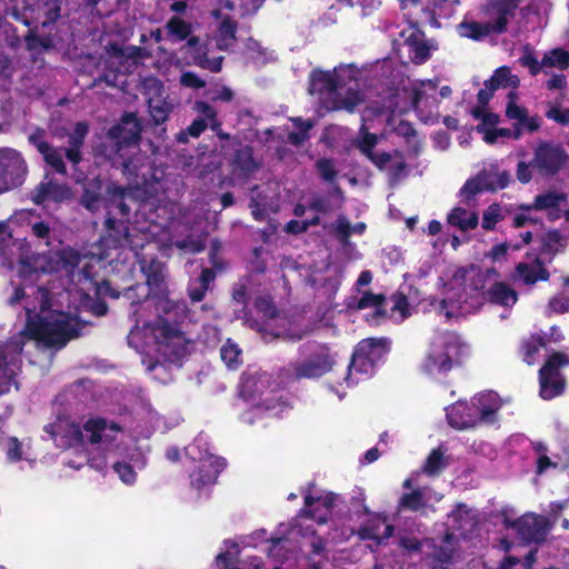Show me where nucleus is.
Returning <instances> with one entry per match:
<instances>
[{
  "instance_id": "1",
  "label": "nucleus",
  "mask_w": 569,
  "mask_h": 569,
  "mask_svg": "<svg viewBox=\"0 0 569 569\" xmlns=\"http://www.w3.org/2000/svg\"><path fill=\"white\" fill-rule=\"evenodd\" d=\"M141 127L133 113H127L122 117L120 123L112 127L109 132V139L114 143L116 154L121 159L123 172L130 179L132 184L128 191L117 189L113 199L108 209V218L106 220L107 236L100 243L87 253H80L74 249L66 248L61 250L60 259L73 277H81L91 280L94 276L93 267L109 258L110 250L117 247L137 248L141 246L132 239L129 228L124 224L122 218H127L131 210L127 203V199L132 194L141 198L138 210L146 213L151 210L156 202H161L169 192V179L164 178L163 171L156 169L150 178L146 177V172H140L144 160L141 156L127 159L129 151L137 149Z\"/></svg>"
},
{
  "instance_id": "2",
  "label": "nucleus",
  "mask_w": 569,
  "mask_h": 569,
  "mask_svg": "<svg viewBox=\"0 0 569 569\" xmlns=\"http://www.w3.org/2000/svg\"><path fill=\"white\" fill-rule=\"evenodd\" d=\"M141 270L147 278V287L137 284L126 291L134 308L132 317L136 322L128 342L137 350L146 348L147 353L156 352L164 358L180 356L188 343L180 327L187 318V306L168 298L161 262L143 263Z\"/></svg>"
},
{
  "instance_id": "3",
  "label": "nucleus",
  "mask_w": 569,
  "mask_h": 569,
  "mask_svg": "<svg viewBox=\"0 0 569 569\" xmlns=\"http://www.w3.org/2000/svg\"><path fill=\"white\" fill-rule=\"evenodd\" d=\"M43 262L42 256L24 258L19 262L18 274L23 286L16 288L10 303L23 305L27 323L20 332L19 340L12 339L7 345H0V370L9 379L20 370V353L24 340H36L48 347L62 348L78 336L77 319L52 309L48 290L41 286H33L40 272H46Z\"/></svg>"
},
{
  "instance_id": "4",
  "label": "nucleus",
  "mask_w": 569,
  "mask_h": 569,
  "mask_svg": "<svg viewBox=\"0 0 569 569\" xmlns=\"http://www.w3.org/2000/svg\"><path fill=\"white\" fill-rule=\"evenodd\" d=\"M482 277L472 271L459 270L455 273L445 297L441 300L431 299L433 311L446 319L460 317L477 311L485 302Z\"/></svg>"
},
{
  "instance_id": "5",
  "label": "nucleus",
  "mask_w": 569,
  "mask_h": 569,
  "mask_svg": "<svg viewBox=\"0 0 569 569\" xmlns=\"http://www.w3.org/2000/svg\"><path fill=\"white\" fill-rule=\"evenodd\" d=\"M355 80L351 67H339L333 71H313L310 76L309 91L319 93L322 106L328 110L353 111L362 101L359 92L347 88Z\"/></svg>"
},
{
  "instance_id": "6",
  "label": "nucleus",
  "mask_w": 569,
  "mask_h": 569,
  "mask_svg": "<svg viewBox=\"0 0 569 569\" xmlns=\"http://www.w3.org/2000/svg\"><path fill=\"white\" fill-rule=\"evenodd\" d=\"M279 385L266 371L256 370L244 375L240 395L251 407V411L242 415L243 421L253 423V416H276L281 411L282 402L277 396Z\"/></svg>"
},
{
  "instance_id": "7",
  "label": "nucleus",
  "mask_w": 569,
  "mask_h": 569,
  "mask_svg": "<svg viewBox=\"0 0 569 569\" xmlns=\"http://www.w3.org/2000/svg\"><path fill=\"white\" fill-rule=\"evenodd\" d=\"M523 0H487L483 7L489 21L486 23L465 21L458 27L462 37L479 40L491 32L501 33L516 14V10Z\"/></svg>"
},
{
  "instance_id": "8",
  "label": "nucleus",
  "mask_w": 569,
  "mask_h": 569,
  "mask_svg": "<svg viewBox=\"0 0 569 569\" xmlns=\"http://www.w3.org/2000/svg\"><path fill=\"white\" fill-rule=\"evenodd\" d=\"M462 347L460 338L455 332L436 333L421 363L422 370L432 377L447 373L459 361Z\"/></svg>"
},
{
  "instance_id": "9",
  "label": "nucleus",
  "mask_w": 569,
  "mask_h": 569,
  "mask_svg": "<svg viewBox=\"0 0 569 569\" xmlns=\"http://www.w3.org/2000/svg\"><path fill=\"white\" fill-rule=\"evenodd\" d=\"M303 358L290 362L281 372L287 373L288 379H316L333 370L337 365V352L327 345L303 347Z\"/></svg>"
},
{
  "instance_id": "10",
  "label": "nucleus",
  "mask_w": 569,
  "mask_h": 569,
  "mask_svg": "<svg viewBox=\"0 0 569 569\" xmlns=\"http://www.w3.org/2000/svg\"><path fill=\"white\" fill-rule=\"evenodd\" d=\"M262 0H223L213 14L218 20L216 42L220 50H228L236 41L237 13L239 16L254 12Z\"/></svg>"
},
{
  "instance_id": "11",
  "label": "nucleus",
  "mask_w": 569,
  "mask_h": 569,
  "mask_svg": "<svg viewBox=\"0 0 569 569\" xmlns=\"http://www.w3.org/2000/svg\"><path fill=\"white\" fill-rule=\"evenodd\" d=\"M186 452L192 460L199 461V466L190 475L192 486L201 488L214 483L224 467V460L210 452L207 437L199 435L193 443L186 448Z\"/></svg>"
},
{
  "instance_id": "12",
  "label": "nucleus",
  "mask_w": 569,
  "mask_h": 569,
  "mask_svg": "<svg viewBox=\"0 0 569 569\" xmlns=\"http://www.w3.org/2000/svg\"><path fill=\"white\" fill-rule=\"evenodd\" d=\"M28 164L22 153L12 148H0V194L20 187L27 178Z\"/></svg>"
},
{
  "instance_id": "13",
  "label": "nucleus",
  "mask_w": 569,
  "mask_h": 569,
  "mask_svg": "<svg viewBox=\"0 0 569 569\" xmlns=\"http://www.w3.org/2000/svg\"><path fill=\"white\" fill-rule=\"evenodd\" d=\"M121 435V428L117 423L102 418H90L83 425V439L110 452L121 449L122 446L118 443Z\"/></svg>"
},
{
  "instance_id": "14",
  "label": "nucleus",
  "mask_w": 569,
  "mask_h": 569,
  "mask_svg": "<svg viewBox=\"0 0 569 569\" xmlns=\"http://www.w3.org/2000/svg\"><path fill=\"white\" fill-rule=\"evenodd\" d=\"M569 365V360L561 353L552 355L539 371L540 396L543 399H552L565 389V381L560 369Z\"/></svg>"
},
{
  "instance_id": "15",
  "label": "nucleus",
  "mask_w": 569,
  "mask_h": 569,
  "mask_svg": "<svg viewBox=\"0 0 569 569\" xmlns=\"http://www.w3.org/2000/svg\"><path fill=\"white\" fill-rule=\"evenodd\" d=\"M567 159L568 156L560 146L540 142L533 151L532 168L543 177H553Z\"/></svg>"
},
{
  "instance_id": "16",
  "label": "nucleus",
  "mask_w": 569,
  "mask_h": 569,
  "mask_svg": "<svg viewBox=\"0 0 569 569\" xmlns=\"http://www.w3.org/2000/svg\"><path fill=\"white\" fill-rule=\"evenodd\" d=\"M114 453L121 457V459L113 462V471L124 485H134L137 481V470L143 469L146 466L143 452L138 448L128 449L121 447Z\"/></svg>"
},
{
  "instance_id": "17",
  "label": "nucleus",
  "mask_w": 569,
  "mask_h": 569,
  "mask_svg": "<svg viewBox=\"0 0 569 569\" xmlns=\"http://www.w3.org/2000/svg\"><path fill=\"white\" fill-rule=\"evenodd\" d=\"M506 526L513 528L525 542H539L545 539L551 523L543 516L528 513L515 521H506Z\"/></svg>"
},
{
  "instance_id": "18",
  "label": "nucleus",
  "mask_w": 569,
  "mask_h": 569,
  "mask_svg": "<svg viewBox=\"0 0 569 569\" xmlns=\"http://www.w3.org/2000/svg\"><path fill=\"white\" fill-rule=\"evenodd\" d=\"M56 445L60 448L74 447L83 441V428L69 418H58L53 423L46 427Z\"/></svg>"
},
{
  "instance_id": "19",
  "label": "nucleus",
  "mask_w": 569,
  "mask_h": 569,
  "mask_svg": "<svg viewBox=\"0 0 569 569\" xmlns=\"http://www.w3.org/2000/svg\"><path fill=\"white\" fill-rule=\"evenodd\" d=\"M509 101L506 108V116L516 120L518 123L511 130V139L518 140L522 136L523 129L532 132L539 129L540 121L537 117H530L528 110L516 102V94L509 93Z\"/></svg>"
},
{
  "instance_id": "20",
  "label": "nucleus",
  "mask_w": 569,
  "mask_h": 569,
  "mask_svg": "<svg viewBox=\"0 0 569 569\" xmlns=\"http://www.w3.org/2000/svg\"><path fill=\"white\" fill-rule=\"evenodd\" d=\"M147 96L149 112L153 121L159 124L167 120L172 106L167 101V94L163 86L156 79L148 81Z\"/></svg>"
},
{
  "instance_id": "21",
  "label": "nucleus",
  "mask_w": 569,
  "mask_h": 569,
  "mask_svg": "<svg viewBox=\"0 0 569 569\" xmlns=\"http://www.w3.org/2000/svg\"><path fill=\"white\" fill-rule=\"evenodd\" d=\"M442 499V495L436 492L431 488L423 487L403 493L398 503L399 511L410 510L423 512L427 508L433 506Z\"/></svg>"
},
{
  "instance_id": "22",
  "label": "nucleus",
  "mask_w": 569,
  "mask_h": 569,
  "mask_svg": "<svg viewBox=\"0 0 569 569\" xmlns=\"http://www.w3.org/2000/svg\"><path fill=\"white\" fill-rule=\"evenodd\" d=\"M377 143L376 134H371L363 129L361 130V139L359 142V148L376 166L380 169H397L401 171L405 168V164L401 159L398 157H392L389 153H376L372 151L373 147Z\"/></svg>"
},
{
  "instance_id": "23",
  "label": "nucleus",
  "mask_w": 569,
  "mask_h": 569,
  "mask_svg": "<svg viewBox=\"0 0 569 569\" xmlns=\"http://www.w3.org/2000/svg\"><path fill=\"white\" fill-rule=\"evenodd\" d=\"M438 83L433 80L415 81L411 84L412 104L417 111H432L437 109L439 99L437 98Z\"/></svg>"
},
{
  "instance_id": "24",
  "label": "nucleus",
  "mask_w": 569,
  "mask_h": 569,
  "mask_svg": "<svg viewBox=\"0 0 569 569\" xmlns=\"http://www.w3.org/2000/svg\"><path fill=\"white\" fill-rule=\"evenodd\" d=\"M303 496L305 509L300 512L299 519L307 517L318 523H326L333 505V497L327 495L326 497L315 498L309 491L303 492Z\"/></svg>"
},
{
  "instance_id": "25",
  "label": "nucleus",
  "mask_w": 569,
  "mask_h": 569,
  "mask_svg": "<svg viewBox=\"0 0 569 569\" xmlns=\"http://www.w3.org/2000/svg\"><path fill=\"white\" fill-rule=\"evenodd\" d=\"M71 197L72 192L69 187L48 180L37 187L32 200L37 204H46L48 202L60 203L69 200Z\"/></svg>"
},
{
  "instance_id": "26",
  "label": "nucleus",
  "mask_w": 569,
  "mask_h": 569,
  "mask_svg": "<svg viewBox=\"0 0 569 569\" xmlns=\"http://www.w3.org/2000/svg\"><path fill=\"white\" fill-rule=\"evenodd\" d=\"M419 301V292L417 289L409 287L408 293L403 291L397 292L391 296L390 303V318L395 321H403L412 315L413 305Z\"/></svg>"
},
{
  "instance_id": "27",
  "label": "nucleus",
  "mask_w": 569,
  "mask_h": 569,
  "mask_svg": "<svg viewBox=\"0 0 569 569\" xmlns=\"http://www.w3.org/2000/svg\"><path fill=\"white\" fill-rule=\"evenodd\" d=\"M44 132L38 130L29 136V141L43 156L44 161L57 172L66 174L67 169L60 150L52 148L43 140Z\"/></svg>"
},
{
  "instance_id": "28",
  "label": "nucleus",
  "mask_w": 569,
  "mask_h": 569,
  "mask_svg": "<svg viewBox=\"0 0 569 569\" xmlns=\"http://www.w3.org/2000/svg\"><path fill=\"white\" fill-rule=\"evenodd\" d=\"M478 413L473 411L471 403L458 402L447 409V418L453 428L467 429L478 423Z\"/></svg>"
},
{
  "instance_id": "29",
  "label": "nucleus",
  "mask_w": 569,
  "mask_h": 569,
  "mask_svg": "<svg viewBox=\"0 0 569 569\" xmlns=\"http://www.w3.org/2000/svg\"><path fill=\"white\" fill-rule=\"evenodd\" d=\"M567 200V196L563 192L548 190L535 198L531 206L527 209H535L539 211H547L550 219L555 220L560 217L559 206Z\"/></svg>"
},
{
  "instance_id": "30",
  "label": "nucleus",
  "mask_w": 569,
  "mask_h": 569,
  "mask_svg": "<svg viewBox=\"0 0 569 569\" xmlns=\"http://www.w3.org/2000/svg\"><path fill=\"white\" fill-rule=\"evenodd\" d=\"M471 407L478 416V422H491L497 410L500 408V400L495 392H482L471 400Z\"/></svg>"
},
{
  "instance_id": "31",
  "label": "nucleus",
  "mask_w": 569,
  "mask_h": 569,
  "mask_svg": "<svg viewBox=\"0 0 569 569\" xmlns=\"http://www.w3.org/2000/svg\"><path fill=\"white\" fill-rule=\"evenodd\" d=\"M375 363L376 361L358 357L357 353H353L349 365V373L345 378L346 385L350 387L357 383L360 377H369L373 372Z\"/></svg>"
},
{
  "instance_id": "32",
  "label": "nucleus",
  "mask_w": 569,
  "mask_h": 569,
  "mask_svg": "<svg viewBox=\"0 0 569 569\" xmlns=\"http://www.w3.org/2000/svg\"><path fill=\"white\" fill-rule=\"evenodd\" d=\"M388 349V341L385 339L369 338L360 341L353 353L372 361H378Z\"/></svg>"
},
{
  "instance_id": "33",
  "label": "nucleus",
  "mask_w": 569,
  "mask_h": 569,
  "mask_svg": "<svg viewBox=\"0 0 569 569\" xmlns=\"http://www.w3.org/2000/svg\"><path fill=\"white\" fill-rule=\"evenodd\" d=\"M447 221L461 231H469L478 226L479 218L475 211L457 207L449 212Z\"/></svg>"
},
{
  "instance_id": "34",
  "label": "nucleus",
  "mask_w": 569,
  "mask_h": 569,
  "mask_svg": "<svg viewBox=\"0 0 569 569\" xmlns=\"http://www.w3.org/2000/svg\"><path fill=\"white\" fill-rule=\"evenodd\" d=\"M88 133V126L84 122H78L74 127V131L69 137V148L66 150L67 159L77 164L81 160L80 148L83 144L86 134Z\"/></svg>"
},
{
  "instance_id": "35",
  "label": "nucleus",
  "mask_w": 569,
  "mask_h": 569,
  "mask_svg": "<svg viewBox=\"0 0 569 569\" xmlns=\"http://www.w3.org/2000/svg\"><path fill=\"white\" fill-rule=\"evenodd\" d=\"M393 533V527L386 522L385 518L377 517L372 523L367 525L360 531L362 539H372L378 542L388 539Z\"/></svg>"
},
{
  "instance_id": "36",
  "label": "nucleus",
  "mask_w": 569,
  "mask_h": 569,
  "mask_svg": "<svg viewBox=\"0 0 569 569\" xmlns=\"http://www.w3.org/2000/svg\"><path fill=\"white\" fill-rule=\"evenodd\" d=\"M475 118L481 119V123L476 127V130L482 134V139L492 144V131L497 128V123L499 118L495 113L485 112L480 108L473 109L472 111Z\"/></svg>"
},
{
  "instance_id": "37",
  "label": "nucleus",
  "mask_w": 569,
  "mask_h": 569,
  "mask_svg": "<svg viewBox=\"0 0 569 569\" xmlns=\"http://www.w3.org/2000/svg\"><path fill=\"white\" fill-rule=\"evenodd\" d=\"M517 274L528 284L535 283L538 280H546L548 278L547 270L538 260L531 263H519L517 266Z\"/></svg>"
},
{
  "instance_id": "38",
  "label": "nucleus",
  "mask_w": 569,
  "mask_h": 569,
  "mask_svg": "<svg viewBox=\"0 0 569 569\" xmlns=\"http://www.w3.org/2000/svg\"><path fill=\"white\" fill-rule=\"evenodd\" d=\"M6 452L7 459L11 462H17L20 460H27L32 462L34 460V456L30 450V447L19 441L14 437H10L6 442Z\"/></svg>"
},
{
  "instance_id": "39",
  "label": "nucleus",
  "mask_w": 569,
  "mask_h": 569,
  "mask_svg": "<svg viewBox=\"0 0 569 569\" xmlns=\"http://www.w3.org/2000/svg\"><path fill=\"white\" fill-rule=\"evenodd\" d=\"M448 465V457L442 447L433 449L426 459L422 466V472L433 477L439 475Z\"/></svg>"
},
{
  "instance_id": "40",
  "label": "nucleus",
  "mask_w": 569,
  "mask_h": 569,
  "mask_svg": "<svg viewBox=\"0 0 569 569\" xmlns=\"http://www.w3.org/2000/svg\"><path fill=\"white\" fill-rule=\"evenodd\" d=\"M489 300L505 307L513 306L517 302V293L505 283H495L488 291Z\"/></svg>"
},
{
  "instance_id": "41",
  "label": "nucleus",
  "mask_w": 569,
  "mask_h": 569,
  "mask_svg": "<svg viewBox=\"0 0 569 569\" xmlns=\"http://www.w3.org/2000/svg\"><path fill=\"white\" fill-rule=\"evenodd\" d=\"M569 67V52L563 49H553L542 57V71L548 72L549 68L565 70Z\"/></svg>"
},
{
  "instance_id": "42",
  "label": "nucleus",
  "mask_w": 569,
  "mask_h": 569,
  "mask_svg": "<svg viewBox=\"0 0 569 569\" xmlns=\"http://www.w3.org/2000/svg\"><path fill=\"white\" fill-rule=\"evenodd\" d=\"M518 84L519 78L516 74H512L508 67L497 69L493 76L488 80V86H495V90L498 88L515 89Z\"/></svg>"
},
{
  "instance_id": "43",
  "label": "nucleus",
  "mask_w": 569,
  "mask_h": 569,
  "mask_svg": "<svg viewBox=\"0 0 569 569\" xmlns=\"http://www.w3.org/2000/svg\"><path fill=\"white\" fill-rule=\"evenodd\" d=\"M220 356L226 366L236 369L241 365V350L237 343L228 339L221 347Z\"/></svg>"
},
{
  "instance_id": "44",
  "label": "nucleus",
  "mask_w": 569,
  "mask_h": 569,
  "mask_svg": "<svg viewBox=\"0 0 569 569\" xmlns=\"http://www.w3.org/2000/svg\"><path fill=\"white\" fill-rule=\"evenodd\" d=\"M488 190L486 187V176L480 172L477 177L469 179L460 190V196L466 202H469L476 194Z\"/></svg>"
},
{
  "instance_id": "45",
  "label": "nucleus",
  "mask_w": 569,
  "mask_h": 569,
  "mask_svg": "<svg viewBox=\"0 0 569 569\" xmlns=\"http://www.w3.org/2000/svg\"><path fill=\"white\" fill-rule=\"evenodd\" d=\"M449 518L456 523L458 530H466L475 525V518L466 505L459 503L449 515Z\"/></svg>"
},
{
  "instance_id": "46",
  "label": "nucleus",
  "mask_w": 569,
  "mask_h": 569,
  "mask_svg": "<svg viewBox=\"0 0 569 569\" xmlns=\"http://www.w3.org/2000/svg\"><path fill=\"white\" fill-rule=\"evenodd\" d=\"M486 176V187L488 190L495 191L503 189L510 181V174L507 171H483Z\"/></svg>"
},
{
  "instance_id": "47",
  "label": "nucleus",
  "mask_w": 569,
  "mask_h": 569,
  "mask_svg": "<svg viewBox=\"0 0 569 569\" xmlns=\"http://www.w3.org/2000/svg\"><path fill=\"white\" fill-rule=\"evenodd\" d=\"M167 29H168L169 36L174 41L184 40L188 38V36L190 33V26L186 21L181 20L180 18H172L167 23Z\"/></svg>"
},
{
  "instance_id": "48",
  "label": "nucleus",
  "mask_w": 569,
  "mask_h": 569,
  "mask_svg": "<svg viewBox=\"0 0 569 569\" xmlns=\"http://www.w3.org/2000/svg\"><path fill=\"white\" fill-rule=\"evenodd\" d=\"M366 229V224L363 222H359L355 226H351V223L345 218L339 217L336 222V231L342 237L348 238L351 234H361Z\"/></svg>"
},
{
  "instance_id": "49",
  "label": "nucleus",
  "mask_w": 569,
  "mask_h": 569,
  "mask_svg": "<svg viewBox=\"0 0 569 569\" xmlns=\"http://www.w3.org/2000/svg\"><path fill=\"white\" fill-rule=\"evenodd\" d=\"M502 219V209L499 204L492 203L487 208L482 216L481 226L486 230H492L495 226Z\"/></svg>"
},
{
  "instance_id": "50",
  "label": "nucleus",
  "mask_w": 569,
  "mask_h": 569,
  "mask_svg": "<svg viewBox=\"0 0 569 569\" xmlns=\"http://www.w3.org/2000/svg\"><path fill=\"white\" fill-rule=\"evenodd\" d=\"M293 122L298 130L289 134V141L295 146H299L308 139V131L313 124L309 120L302 121L301 119H295Z\"/></svg>"
},
{
  "instance_id": "51",
  "label": "nucleus",
  "mask_w": 569,
  "mask_h": 569,
  "mask_svg": "<svg viewBox=\"0 0 569 569\" xmlns=\"http://www.w3.org/2000/svg\"><path fill=\"white\" fill-rule=\"evenodd\" d=\"M542 347L543 341L540 338L532 337L526 341L522 347L525 362L532 366L536 362V355L539 353Z\"/></svg>"
},
{
  "instance_id": "52",
  "label": "nucleus",
  "mask_w": 569,
  "mask_h": 569,
  "mask_svg": "<svg viewBox=\"0 0 569 569\" xmlns=\"http://www.w3.org/2000/svg\"><path fill=\"white\" fill-rule=\"evenodd\" d=\"M411 59L415 63L425 62L429 56L431 48L426 42H415L409 44Z\"/></svg>"
},
{
  "instance_id": "53",
  "label": "nucleus",
  "mask_w": 569,
  "mask_h": 569,
  "mask_svg": "<svg viewBox=\"0 0 569 569\" xmlns=\"http://www.w3.org/2000/svg\"><path fill=\"white\" fill-rule=\"evenodd\" d=\"M563 238L557 231H549L543 236L542 247L545 251L557 252L563 247Z\"/></svg>"
},
{
  "instance_id": "54",
  "label": "nucleus",
  "mask_w": 569,
  "mask_h": 569,
  "mask_svg": "<svg viewBox=\"0 0 569 569\" xmlns=\"http://www.w3.org/2000/svg\"><path fill=\"white\" fill-rule=\"evenodd\" d=\"M317 169L320 173V176L329 181L333 182L337 176V170L335 167V163L331 160L328 159H320L317 161Z\"/></svg>"
},
{
  "instance_id": "55",
  "label": "nucleus",
  "mask_w": 569,
  "mask_h": 569,
  "mask_svg": "<svg viewBox=\"0 0 569 569\" xmlns=\"http://www.w3.org/2000/svg\"><path fill=\"white\" fill-rule=\"evenodd\" d=\"M382 301H383L382 296L373 295L371 292H366V293H363V296L361 297V299L358 302V309H366L369 307H375V308H377L376 312L378 315H381L380 307H381Z\"/></svg>"
},
{
  "instance_id": "56",
  "label": "nucleus",
  "mask_w": 569,
  "mask_h": 569,
  "mask_svg": "<svg viewBox=\"0 0 569 569\" xmlns=\"http://www.w3.org/2000/svg\"><path fill=\"white\" fill-rule=\"evenodd\" d=\"M81 203L90 211H96L100 208L101 199L96 191H91L88 188L84 189V193L81 199Z\"/></svg>"
},
{
  "instance_id": "57",
  "label": "nucleus",
  "mask_w": 569,
  "mask_h": 569,
  "mask_svg": "<svg viewBox=\"0 0 569 569\" xmlns=\"http://www.w3.org/2000/svg\"><path fill=\"white\" fill-rule=\"evenodd\" d=\"M516 177L519 180V182L523 184L529 183L532 179V161H520L517 164Z\"/></svg>"
},
{
  "instance_id": "58",
  "label": "nucleus",
  "mask_w": 569,
  "mask_h": 569,
  "mask_svg": "<svg viewBox=\"0 0 569 569\" xmlns=\"http://www.w3.org/2000/svg\"><path fill=\"white\" fill-rule=\"evenodd\" d=\"M520 62L522 66L529 68L530 73L533 76L542 71V60L538 61L531 52L525 53L520 58Z\"/></svg>"
},
{
  "instance_id": "59",
  "label": "nucleus",
  "mask_w": 569,
  "mask_h": 569,
  "mask_svg": "<svg viewBox=\"0 0 569 569\" xmlns=\"http://www.w3.org/2000/svg\"><path fill=\"white\" fill-rule=\"evenodd\" d=\"M539 457L537 459V472L542 473L550 467H556L557 465L550 460L548 456L545 455L546 448L542 445H538L536 447Z\"/></svg>"
},
{
  "instance_id": "60",
  "label": "nucleus",
  "mask_w": 569,
  "mask_h": 569,
  "mask_svg": "<svg viewBox=\"0 0 569 569\" xmlns=\"http://www.w3.org/2000/svg\"><path fill=\"white\" fill-rule=\"evenodd\" d=\"M452 540L453 536L451 533L446 536V539L443 540L445 546H442L440 551L435 555L439 561L446 562L451 558V555L455 550Z\"/></svg>"
},
{
  "instance_id": "61",
  "label": "nucleus",
  "mask_w": 569,
  "mask_h": 569,
  "mask_svg": "<svg viewBox=\"0 0 569 569\" xmlns=\"http://www.w3.org/2000/svg\"><path fill=\"white\" fill-rule=\"evenodd\" d=\"M547 117L549 119H552L561 124H568L569 123V108L567 109H560V108H551L547 112Z\"/></svg>"
},
{
  "instance_id": "62",
  "label": "nucleus",
  "mask_w": 569,
  "mask_h": 569,
  "mask_svg": "<svg viewBox=\"0 0 569 569\" xmlns=\"http://www.w3.org/2000/svg\"><path fill=\"white\" fill-rule=\"evenodd\" d=\"M319 222V219L318 218H315L313 220H311L310 222H306V221H297V220H291L287 227H286V230L288 232H291V233H300V232H303L307 230V228L309 227V224H317Z\"/></svg>"
},
{
  "instance_id": "63",
  "label": "nucleus",
  "mask_w": 569,
  "mask_h": 569,
  "mask_svg": "<svg viewBox=\"0 0 569 569\" xmlns=\"http://www.w3.org/2000/svg\"><path fill=\"white\" fill-rule=\"evenodd\" d=\"M180 82L184 87L201 88L204 82L192 72H186L181 76Z\"/></svg>"
},
{
  "instance_id": "64",
  "label": "nucleus",
  "mask_w": 569,
  "mask_h": 569,
  "mask_svg": "<svg viewBox=\"0 0 569 569\" xmlns=\"http://www.w3.org/2000/svg\"><path fill=\"white\" fill-rule=\"evenodd\" d=\"M550 308L559 313L569 310V297L560 296L556 297L550 301Z\"/></svg>"
}]
</instances>
